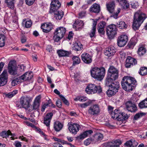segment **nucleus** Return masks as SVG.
Listing matches in <instances>:
<instances>
[{"instance_id": "nucleus-1", "label": "nucleus", "mask_w": 147, "mask_h": 147, "mask_svg": "<svg viewBox=\"0 0 147 147\" xmlns=\"http://www.w3.org/2000/svg\"><path fill=\"white\" fill-rule=\"evenodd\" d=\"M136 82V80L134 78L127 76H125L121 82L122 88L126 91H131L134 89V85Z\"/></svg>"}, {"instance_id": "nucleus-2", "label": "nucleus", "mask_w": 147, "mask_h": 147, "mask_svg": "<svg viewBox=\"0 0 147 147\" xmlns=\"http://www.w3.org/2000/svg\"><path fill=\"white\" fill-rule=\"evenodd\" d=\"M146 15L140 11L136 12L134 16L132 28L135 30H138L146 18Z\"/></svg>"}, {"instance_id": "nucleus-3", "label": "nucleus", "mask_w": 147, "mask_h": 147, "mask_svg": "<svg viewBox=\"0 0 147 147\" xmlns=\"http://www.w3.org/2000/svg\"><path fill=\"white\" fill-rule=\"evenodd\" d=\"M31 100L30 98L28 97H22L20 99V103L23 108L28 110L29 112L37 109V97L35 98L32 105H30V103Z\"/></svg>"}, {"instance_id": "nucleus-4", "label": "nucleus", "mask_w": 147, "mask_h": 147, "mask_svg": "<svg viewBox=\"0 0 147 147\" xmlns=\"http://www.w3.org/2000/svg\"><path fill=\"white\" fill-rule=\"evenodd\" d=\"M106 85L109 87V90L107 92V93L109 97L114 95L117 92L119 87V83L115 82L110 83L109 85Z\"/></svg>"}, {"instance_id": "nucleus-5", "label": "nucleus", "mask_w": 147, "mask_h": 147, "mask_svg": "<svg viewBox=\"0 0 147 147\" xmlns=\"http://www.w3.org/2000/svg\"><path fill=\"white\" fill-rule=\"evenodd\" d=\"M66 31L65 28L63 27L57 28L55 30L53 37L55 42H57L60 40L64 36Z\"/></svg>"}, {"instance_id": "nucleus-6", "label": "nucleus", "mask_w": 147, "mask_h": 147, "mask_svg": "<svg viewBox=\"0 0 147 147\" xmlns=\"http://www.w3.org/2000/svg\"><path fill=\"white\" fill-rule=\"evenodd\" d=\"M86 92L88 94H94L96 93H100L102 92V89L100 86H96L94 84H90L86 89Z\"/></svg>"}, {"instance_id": "nucleus-7", "label": "nucleus", "mask_w": 147, "mask_h": 147, "mask_svg": "<svg viewBox=\"0 0 147 147\" xmlns=\"http://www.w3.org/2000/svg\"><path fill=\"white\" fill-rule=\"evenodd\" d=\"M117 28L115 25L112 24L107 26L106 28L107 34L110 39L113 38L117 34Z\"/></svg>"}, {"instance_id": "nucleus-8", "label": "nucleus", "mask_w": 147, "mask_h": 147, "mask_svg": "<svg viewBox=\"0 0 147 147\" xmlns=\"http://www.w3.org/2000/svg\"><path fill=\"white\" fill-rule=\"evenodd\" d=\"M67 125L68 126V128L69 131L74 135L77 134V132L79 131L80 128L79 125L72 122L69 123Z\"/></svg>"}, {"instance_id": "nucleus-9", "label": "nucleus", "mask_w": 147, "mask_h": 147, "mask_svg": "<svg viewBox=\"0 0 147 147\" xmlns=\"http://www.w3.org/2000/svg\"><path fill=\"white\" fill-rule=\"evenodd\" d=\"M88 112L91 115L94 116L98 115L100 112L99 106L97 104L91 106L89 108Z\"/></svg>"}, {"instance_id": "nucleus-10", "label": "nucleus", "mask_w": 147, "mask_h": 147, "mask_svg": "<svg viewBox=\"0 0 147 147\" xmlns=\"http://www.w3.org/2000/svg\"><path fill=\"white\" fill-rule=\"evenodd\" d=\"M127 36L125 35H122L119 36L117 39V44L120 47H124L128 41Z\"/></svg>"}, {"instance_id": "nucleus-11", "label": "nucleus", "mask_w": 147, "mask_h": 147, "mask_svg": "<svg viewBox=\"0 0 147 147\" xmlns=\"http://www.w3.org/2000/svg\"><path fill=\"white\" fill-rule=\"evenodd\" d=\"M119 76V72L115 73L114 74H108V76L105 80L106 85H109L110 83L113 82V80H116Z\"/></svg>"}, {"instance_id": "nucleus-12", "label": "nucleus", "mask_w": 147, "mask_h": 147, "mask_svg": "<svg viewBox=\"0 0 147 147\" xmlns=\"http://www.w3.org/2000/svg\"><path fill=\"white\" fill-rule=\"evenodd\" d=\"M61 4L58 0L53 1L51 3L49 12L52 13L53 11L58 10L61 6Z\"/></svg>"}, {"instance_id": "nucleus-13", "label": "nucleus", "mask_w": 147, "mask_h": 147, "mask_svg": "<svg viewBox=\"0 0 147 147\" xmlns=\"http://www.w3.org/2000/svg\"><path fill=\"white\" fill-rule=\"evenodd\" d=\"M8 75L7 71H3L0 75V86L5 85L7 82Z\"/></svg>"}, {"instance_id": "nucleus-14", "label": "nucleus", "mask_w": 147, "mask_h": 147, "mask_svg": "<svg viewBox=\"0 0 147 147\" xmlns=\"http://www.w3.org/2000/svg\"><path fill=\"white\" fill-rule=\"evenodd\" d=\"M112 118L114 119H117L118 120H121L123 117V113H121L119 110L116 109L113 111L111 113Z\"/></svg>"}, {"instance_id": "nucleus-15", "label": "nucleus", "mask_w": 147, "mask_h": 147, "mask_svg": "<svg viewBox=\"0 0 147 147\" xmlns=\"http://www.w3.org/2000/svg\"><path fill=\"white\" fill-rule=\"evenodd\" d=\"M136 63L137 61L135 59L130 56H128L126 60L125 66L127 68H129Z\"/></svg>"}, {"instance_id": "nucleus-16", "label": "nucleus", "mask_w": 147, "mask_h": 147, "mask_svg": "<svg viewBox=\"0 0 147 147\" xmlns=\"http://www.w3.org/2000/svg\"><path fill=\"white\" fill-rule=\"evenodd\" d=\"M8 72L11 75L19 76L18 73L16 68L13 64V62L10 61L8 67Z\"/></svg>"}, {"instance_id": "nucleus-17", "label": "nucleus", "mask_w": 147, "mask_h": 147, "mask_svg": "<svg viewBox=\"0 0 147 147\" xmlns=\"http://www.w3.org/2000/svg\"><path fill=\"white\" fill-rule=\"evenodd\" d=\"M116 49L113 47H109L106 49L104 51V54L109 57H110L116 53Z\"/></svg>"}, {"instance_id": "nucleus-18", "label": "nucleus", "mask_w": 147, "mask_h": 147, "mask_svg": "<svg viewBox=\"0 0 147 147\" xmlns=\"http://www.w3.org/2000/svg\"><path fill=\"white\" fill-rule=\"evenodd\" d=\"M106 23L105 22L102 21L98 24L97 30L100 35H104L105 33L104 28L106 26Z\"/></svg>"}, {"instance_id": "nucleus-19", "label": "nucleus", "mask_w": 147, "mask_h": 147, "mask_svg": "<svg viewBox=\"0 0 147 147\" xmlns=\"http://www.w3.org/2000/svg\"><path fill=\"white\" fill-rule=\"evenodd\" d=\"M41 28L44 32L48 33L52 29L53 25L51 22L45 23L41 25Z\"/></svg>"}, {"instance_id": "nucleus-20", "label": "nucleus", "mask_w": 147, "mask_h": 147, "mask_svg": "<svg viewBox=\"0 0 147 147\" xmlns=\"http://www.w3.org/2000/svg\"><path fill=\"white\" fill-rule=\"evenodd\" d=\"M82 60L85 63L89 64L91 63L92 61V56L87 53H84L81 55Z\"/></svg>"}, {"instance_id": "nucleus-21", "label": "nucleus", "mask_w": 147, "mask_h": 147, "mask_svg": "<svg viewBox=\"0 0 147 147\" xmlns=\"http://www.w3.org/2000/svg\"><path fill=\"white\" fill-rule=\"evenodd\" d=\"M53 115V113H49L47 114L44 117V123L48 127H49L50 122Z\"/></svg>"}, {"instance_id": "nucleus-22", "label": "nucleus", "mask_w": 147, "mask_h": 147, "mask_svg": "<svg viewBox=\"0 0 147 147\" xmlns=\"http://www.w3.org/2000/svg\"><path fill=\"white\" fill-rule=\"evenodd\" d=\"M100 5L97 3L93 4L90 7L89 11L90 12L95 13H98L100 11Z\"/></svg>"}, {"instance_id": "nucleus-23", "label": "nucleus", "mask_w": 147, "mask_h": 147, "mask_svg": "<svg viewBox=\"0 0 147 147\" xmlns=\"http://www.w3.org/2000/svg\"><path fill=\"white\" fill-rule=\"evenodd\" d=\"M98 80H102L104 78L106 70L103 67H101L100 68L98 67Z\"/></svg>"}, {"instance_id": "nucleus-24", "label": "nucleus", "mask_w": 147, "mask_h": 147, "mask_svg": "<svg viewBox=\"0 0 147 147\" xmlns=\"http://www.w3.org/2000/svg\"><path fill=\"white\" fill-rule=\"evenodd\" d=\"M93 132V131L91 130L86 131L81 134L79 136H78L76 138L77 139L82 140L91 134Z\"/></svg>"}, {"instance_id": "nucleus-25", "label": "nucleus", "mask_w": 147, "mask_h": 147, "mask_svg": "<svg viewBox=\"0 0 147 147\" xmlns=\"http://www.w3.org/2000/svg\"><path fill=\"white\" fill-rule=\"evenodd\" d=\"M48 107L54 108L55 105L52 103L51 100L49 99L47 102L44 103L42 104L41 111L42 112L44 111L45 108Z\"/></svg>"}, {"instance_id": "nucleus-26", "label": "nucleus", "mask_w": 147, "mask_h": 147, "mask_svg": "<svg viewBox=\"0 0 147 147\" xmlns=\"http://www.w3.org/2000/svg\"><path fill=\"white\" fill-rule=\"evenodd\" d=\"M33 74L32 72H26L20 76L22 81L31 79L33 77Z\"/></svg>"}, {"instance_id": "nucleus-27", "label": "nucleus", "mask_w": 147, "mask_h": 147, "mask_svg": "<svg viewBox=\"0 0 147 147\" xmlns=\"http://www.w3.org/2000/svg\"><path fill=\"white\" fill-rule=\"evenodd\" d=\"M54 13V17L57 20H61L64 15V12L61 10H56L53 11Z\"/></svg>"}, {"instance_id": "nucleus-28", "label": "nucleus", "mask_w": 147, "mask_h": 147, "mask_svg": "<svg viewBox=\"0 0 147 147\" xmlns=\"http://www.w3.org/2000/svg\"><path fill=\"white\" fill-rule=\"evenodd\" d=\"M121 144V141L119 140H117L113 142H108L107 145L110 147H119V146Z\"/></svg>"}, {"instance_id": "nucleus-29", "label": "nucleus", "mask_w": 147, "mask_h": 147, "mask_svg": "<svg viewBox=\"0 0 147 147\" xmlns=\"http://www.w3.org/2000/svg\"><path fill=\"white\" fill-rule=\"evenodd\" d=\"M103 137V134L100 133L95 134L92 137V140L95 143L98 141L102 140Z\"/></svg>"}, {"instance_id": "nucleus-30", "label": "nucleus", "mask_w": 147, "mask_h": 147, "mask_svg": "<svg viewBox=\"0 0 147 147\" xmlns=\"http://www.w3.org/2000/svg\"><path fill=\"white\" fill-rule=\"evenodd\" d=\"M98 67H95L92 68L90 70V73L92 77L98 80Z\"/></svg>"}, {"instance_id": "nucleus-31", "label": "nucleus", "mask_w": 147, "mask_h": 147, "mask_svg": "<svg viewBox=\"0 0 147 147\" xmlns=\"http://www.w3.org/2000/svg\"><path fill=\"white\" fill-rule=\"evenodd\" d=\"M84 26V24L82 21L76 20L75 21V23L73 25V27L74 28L80 29L82 28Z\"/></svg>"}, {"instance_id": "nucleus-32", "label": "nucleus", "mask_w": 147, "mask_h": 147, "mask_svg": "<svg viewBox=\"0 0 147 147\" xmlns=\"http://www.w3.org/2000/svg\"><path fill=\"white\" fill-rule=\"evenodd\" d=\"M107 8L108 11L110 13H113L114 11L115 5L114 3L113 2H110L107 5Z\"/></svg>"}, {"instance_id": "nucleus-33", "label": "nucleus", "mask_w": 147, "mask_h": 147, "mask_svg": "<svg viewBox=\"0 0 147 147\" xmlns=\"http://www.w3.org/2000/svg\"><path fill=\"white\" fill-rule=\"evenodd\" d=\"M57 53L60 57L68 56L70 54L69 52L63 50H60L57 51Z\"/></svg>"}, {"instance_id": "nucleus-34", "label": "nucleus", "mask_w": 147, "mask_h": 147, "mask_svg": "<svg viewBox=\"0 0 147 147\" xmlns=\"http://www.w3.org/2000/svg\"><path fill=\"white\" fill-rule=\"evenodd\" d=\"M120 4L121 7L124 9H126L129 7V4L126 0H120Z\"/></svg>"}, {"instance_id": "nucleus-35", "label": "nucleus", "mask_w": 147, "mask_h": 147, "mask_svg": "<svg viewBox=\"0 0 147 147\" xmlns=\"http://www.w3.org/2000/svg\"><path fill=\"white\" fill-rule=\"evenodd\" d=\"M63 126V125L59 121H56L54 123V128L55 130L57 131H60L62 129Z\"/></svg>"}, {"instance_id": "nucleus-36", "label": "nucleus", "mask_w": 147, "mask_h": 147, "mask_svg": "<svg viewBox=\"0 0 147 147\" xmlns=\"http://www.w3.org/2000/svg\"><path fill=\"white\" fill-rule=\"evenodd\" d=\"M146 49L143 46H140L138 49L137 53L140 56H143L146 53Z\"/></svg>"}, {"instance_id": "nucleus-37", "label": "nucleus", "mask_w": 147, "mask_h": 147, "mask_svg": "<svg viewBox=\"0 0 147 147\" xmlns=\"http://www.w3.org/2000/svg\"><path fill=\"white\" fill-rule=\"evenodd\" d=\"M22 82H23L20 76L13 80L12 81L11 84L12 86H14Z\"/></svg>"}, {"instance_id": "nucleus-38", "label": "nucleus", "mask_w": 147, "mask_h": 147, "mask_svg": "<svg viewBox=\"0 0 147 147\" xmlns=\"http://www.w3.org/2000/svg\"><path fill=\"white\" fill-rule=\"evenodd\" d=\"M83 46L80 42L75 43L73 47V49L76 51L81 50Z\"/></svg>"}, {"instance_id": "nucleus-39", "label": "nucleus", "mask_w": 147, "mask_h": 147, "mask_svg": "<svg viewBox=\"0 0 147 147\" xmlns=\"http://www.w3.org/2000/svg\"><path fill=\"white\" fill-rule=\"evenodd\" d=\"M6 37L3 34H0V47H3L5 46Z\"/></svg>"}, {"instance_id": "nucleus-40", "label": "nucleus", "mask_w": 147, "mask_h": 147, "mask_svg": "<svg viewBox=\"0 0 147 147\" xmlns=\"http://www.w3.org/2000/svg\"><path fill=\"white\" fill-rule=\"evenodd\" d=\"M73 65L75 66L76 65L79 64L80 62V59L79 57L77 56H74L72 58Z\"/></svg>"}, {"instance_id": "nucleus-41", "label": "nucleus", "mask_w": 147, "mask_h": 147, "mask_svg": "<svg viewBox=\"0 0 147 147\" xmlns=\"http://www.w3.org/2000/svg\"><path fill=\"white\" fill-rule=\"evenodd\" d=\"M32 24V22L30 20L26 21L24 20L22 22V24L25 25V27L29 28L31 27Z\"/></svg>"}, {"instance_id": "nucleus-42", "label": "nucleus", "mask_w": 147, "mask_h": 147, "mask_svg": "<svg viewBox=\"0 0 147 147\" xmlns=\"http://www.w3.org/2000/svg\"><path fill=\"white\" fill-rule=\"evenodd\" d=\"M140 71L139 73L142 76H145L147 74V68L145 67H141Z\"/></svg>"}, {"instance_id": "nucleus-43", "label": "nucleus", "mask_w": 147, "mask_h": 147, "mask_svg": "<svg viewBox=\"0 0 147 147\" xmlns=\"http://www.w3.org/2000/svg\"><path fill=\"white\" fill-rule=\"evenodd\" d=\"M14 0H5V2L7 4L8 7L11 9H13L14 8Z\"/></svg>"}, {"instance_id": "nucleus-44", "label": "nucleus", "mask_w": 147, "mask_h": 147, "mask_svg": "<svg viewBox=\"0 0 147 147\" xmlns=\"http://www.w3.org/2000/svg\"><path fill=\"white\" fill-rule=\"evenodd\" d=\"M10 133L11 131L10 130H8L7 131H3L0 133V136L3 138H7L9 135V134Z\"/></svg>"}, {"instance_id": "nucleus-45", "label": "nucleus", "mask_w": 147, "mask_h": 147, "mask_svg": "<svg viewBox=\"0 0 147 147\" xmlns=\"http://www.w3.org/2000/svg\"><path fill=\"white\" fill-rule=\"evenodd\" d=\"M17 93V90H14L12 92L5 94V96L7 98H11L15 95Z\"/></svg>"}, {"instance_id": "nucleus-46", "label": "nucleus", "mask_w": 147, "mask_h": 147, "mask_svg": "<svg viewBox=\"0 0 147 147\" xmlns=\"http://www.w3.org/2000/svg\"><path fill=\"white\" fill-rule=\"evenodd\" d=\"M118 72H119L118 70L113 66H110L108 70V74H114Z\"/></svg>"}, {"instance_id": "nucleus-47", "label": "nucleus", "mask_w": 147, "mask_h": 147, "mask_svg": "<svg viewBox=\"0 0 147 147\" xmlns=\"http://www.w3.org/2000/svg\"><path fill=\"white\" fill-rule=\"evenodd\" d=\"M117 27L120 29H123L126 28L127 27V25L124 22L121 21L118 24Z\"/></svg>"}, {"instance_id": "nucleus-48", "label": "nucleus", "mask_w": 147, "mask_h": 147, "mask_svg": "<svg viewBox=\"0 0 147 147\" xmlns=\"http://www.w3.org/2000/svg\"><path fill=\"white\" fill-rule=\"evenodd\" d=\"M138 106L140 109L147 108L146 103L145 99L140 102L138 104Z\"/></svg>"}, {"instance_id": "nucleus-49", "label": "nucleus", "mask_w": 147, "mask_h": 147, "mask_svg": "<svg viewBox=\"0 0 147 147\" xmlns=\"http://www.w3.org/2000/svg\"><path fill=\"white\" fill-rule=\"evenodd\" d=\"M37 132L39 133L41 136L43 137L45 140H47V135L40 128L37 127Z\"/></svg>"}, {"instance_id": "nucleus-50", "label": "nucleus", "mask_w": 147, "mask_h": 147, "mask_svg": "<svg viewBox=\"0 0 147 147\" xmlns=\"http://www.w3.org/2000/svg\"><path fill=\"white\" fill-rule=\"evenodd\" d=\"M145 114L143 113H140L136 114L134 116V119L135 120H137L138 118L141 117L144 115Z\"/></svg>"}, {"instance_id": "nucleus-51", "label": "nucleus", "mask_w": 147, "mask_h": 147, "mask_svg": "<svg viewBox=\"0 0 147 147\" xmlns=\"http://www.w3.org/2000/svg\"><path fill=\"white\" fill-rule=\"evenodd\" d=\"M127 109L129 111L131 112H134L137 110V107L136 105H133V106L131 107H128Z\"/></svg>"}, {"instance_id": "nucleus-52", "label": "nucleus", "mask_w": 147, "mask_h": 147, "mask_svg": "<svg viewBox=\"0 0 147 147\" xmlns=\"http://www.w3.org/2000/svg\"><path fill=\"white\" fill-rule=\"evenodd\" d=\"M92 142L93 143H95L92 140V138H88L86 139L84 142V144L86 145H89L91 142Z\"/></svg>"}, {"instance_id": "nucleus-53", "label": "nucleus", "mask_w": 147, "mask_h": 147, "mask_svg": "<svg viewBox=\"0 0 147 147\" xmlns=\"http://www.w3.org/2000/svg\"><path fill=\"white\" fill-rule=\"evenodd\" d=\"M138 101V99L136 98V97L133 96L131 97L130 101L131 103L136 105V104L137 102Z\"/></svg>"}, {"instance_id": "nucleus-54", "label": "nucleus", "mask_w": 147, "mask_h": 147, "mask_svg": "<svg viewBox=\"0 0 147 147\" xmlns=\"http://www.w3.org/2000/svg\"><path fill=\"white\" fill-rule=\"evenodd\" d=\"M60 98L65 104L67 105H69V102L62 95L60 96Z\"/></svg>"}, {"instance_id": "nucleus-55", "label": "nucleus", "mask_w": 147, "mask_h": 147, "mask_svg": "<svg viewBox=\"0 0 147 147\" xmlns=\"http://www.w3.org/2000/svg\"><path fill=\"white\" fill-rule=\"evenodd\" d=\"M131 8L135 9L138 7V3L136 2H132L131 4Z\"/></svg>"}, {"instance_id": "nucleus-56", "label": "nucleus", "mask_w": 147, "mask_h": 147, "mask_svg": "<svg viewBox=\"0 0 147 147\" xmlns=\"http://www.w3.org/2000/svg\"><path fill=\"white\" fill-rule=\"evenodd\" d=\"M120 8H118L117 9V12L116 13H114L113 14L112 16H111V17H113L115 19H116L117 18L118 16V14L120 12Z\"/></svg>"}, {"instance_id": "nucleus-57", "label": "nucleus", "mask_w": 147, "mask_h": 147, "mask_svg": "<svg viewBox=\"0 0 147 147\" xmlns=\"http://www.w3.org/2000/svg\"><path fill=\"white\" fill-rule=\"evenodd\" d=\"M25 123L28 126H30L31 127L35 128V129H37L36 127L33 124L29 122V121H26L25 122Z\"/></svg>"}, {"instance_id": "nucleus-58", "label": "nucleus", "mask_w": 147, "mask_h": 147, "mask_svg": "<svg viewBox=\"0 0 147 147\" xmlns=\"http://www.w3.org/2000/svg\"><path fill=\"white\" fill-rule=\"evenodd\" d=\"M119 54L120 55L122 59H123L125 58L126 56V54L124 52L120 51H119Z\"/></svg>"}, {"instance_id": "nucleus-59", "label": "nucleus", "mask_w": 147, "mask_h": 147, "mask_svg": "<svg viewBox=\"0 0 147 147\" xmlns=\"http://www.w3.org/2000/svg\"><path fill=\"white\" fill-rule=\"evenodd\" d=\"M90 103L89 102H88L86 103L81 104L80 105V106L82 108H85L89 106Z\"/></svg>"}, {"instance_id": "nucleus-60", "label": "nucleus", "mask_w": 147, "mask_h": 147, "mask_svg": "<svg viewBox=\"0 0 147 147\" xmlns=\"http://www.w3.org/2000/svg\"><path fill=\"white\" fill-rule=\"evenodd\" d=\"M96 31V29L94 28H92V30L90 34V36L91 37H92L94 36L95 35V32Z\"/></svg>"}, {"instance_id": "nucleus-61", "label": "nucleus", "mask_w": 147, "mask_h": 147, "mask_svg": "<svg viewBox=\"0 0 147 147\" xmlns=\"http://www.w3.org/2000/svg\"><path fill=\"white\" fill-rule=\"evenodd\" d=\"M35 1V0H26L25 1L27 5L30 6L34 3Z\"/></svg>"}, {"instance_id": "nucleus-62", "label": "nucleus", "mask_w": 147, "mask_h": 147, "mask_svg": "<svg viewBox=\"0 0 147 147\" xmlns=\"http://www.w3.org/2000/svg\"><path fill=\"white\" fill-rule=\"evenodd\" d=\"M133 105H135L131 103L130 101H128L126 103V106L127 109L128 108V107H129L132 106H133Z\"/></svg>"}, {"instance_id": "nucleus-63", "label": "nucleus", "mask_w": 147, "mask_h": 147, "mask_svg": "<svg viewBox=\"0 0 147 147\" xmlns=\"http://www.w3.org/2000/svg\"><path fill=\"white\" fill-rule=\"evenodd\" d=\"M14 145L16 147H21L22 146L21 142L18 141H15Z\"/></svg>"}, {"instance_id": "nucleus-64", "label": "nucleus", "mask_w": 147, "mask_h": 147, "mask_svg": "<svg viewBox=\"0 0 147 147\" xmlns=\"http://www.w3.org/2000/svg\"><path fill=\"white\" fill-rule=\"evenodd\" d=\"M132 145L131 147H136L138 145V143L134 140H132Z\"/></svg>"}]
</instances>
